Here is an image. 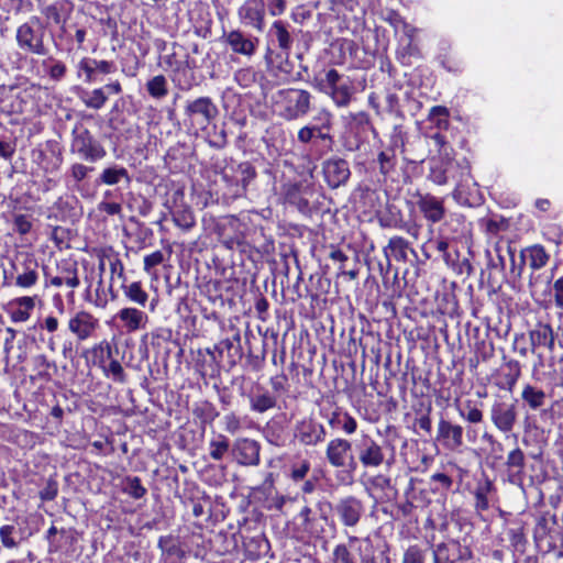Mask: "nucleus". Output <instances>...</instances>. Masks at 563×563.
<instances>
[{
	"label": "nucleus",
	"mask_w": 563,
	"mask_h": 563,
	"mask_svg": "<svg viewBox=\"0 0 563 563\" xmlns=\"http://www.w3.org/2000/svg\"><path fill=\"white\" fill-rule=\"evenodd\" d=\"M328 423L333 429H342L344 433L351 435L357 430V421L347 411L341 409L334 410L328 419Z\"/></svg>",
	"instance_id": "obj_28"
},
{
	"label": "nucleus",
	"mask_w": 563,
	"mask_h": 563,
	"mask_svg": "<svg viewBox=\"0 0 563 563\" xmlns=\"http://www.w3.org/2000/svg\"><path fill=\"white\" fill-rule=\"evenodd\" d=\"M58 269H59L58 274H59L64 285H66L67 287L71 288V289L79 287L80 280L78 277V267H77L76 263L66 262Z\"/></svg>",
	"instance_id": "obj_41"
},
{
	"label": "nucleus",
	"mask_w": 563,
	"mask_h": 563,
	"mask_svg": "<svg viewBox=\"0 0 563 563\" xmlns=\"http://www.w3.org/2000/svg\"><path fill=\"white\" fill-rule=\"evenodd\" d=\"M164 262V254L162 251H155L144 257V271L151 273L152 269Z\"/></svg>",
	"instance_id": "obj_63"
},
{
	"label": "nucleus",
	"mask_w": 563,
	"mask_h": 563,
	"mask_svg": "<svg viewBox=\"0 0 563 563\" xmlns=\"http://www.w3.org/2000/svg\"><path fill=\"white\" fill-rule=\"evenodd\" d=\"M110 273H111V284L109 289L112 290V282L114 278H119L122 283H126V277L124 274V265L122 261L118 256H109L108 257Z\"/></svg>",
	"instance_id": "obj_53"
},
{
	"label": "nucleus",
	"mask_w": 563,
	"mask_h": 563,
	"mask_svg": "<svg viewBox=\"0 0 563 563\" xmlns=\"http://www.w3.org/2000/svg\"><path fill=\"white\" fill-rule=\"evenodd\" d=\"M124 298L141 307L145 308L150 296L145 289H143L141 282L122 283L121 285Z\"/></svg>",
	"instance_id": "obj_29"
},
{
	"label": "nucleus",
	"mask_w": 563,
	"mask_h": 563,
	"mask_svg": "<svg viewBox=\"0 0 563 563\" xmlns=\"http://www.w3.org/2000/svg\"><path fill=\"white\" fill-rule=\"evenodd\" d=\"M261 445L257 441L242 438L235 440L232 453L241 465L256 466L260 464Z\"/></svg>",
	"instance_id": "obj_20"
},
{
	"label": "nucleus",
	"mask_w": 563,
	"mask_h": 563,
	"mask_svg": "<svg viewBox=\"0 0 563 563\" xmlns=\"http://www.w3.org/2000/svg\"><path fill=\"white\" fill-rule=\"evenodd\" d=\"M33 362H34L35 369L37 371V375L45 379H49L51 378L49 368L53 367L55 369L56 365L54 363H52L51 361H48V358L44 354H40V355L35 356Z\"/></svg>",
	"instance_id": "obj_57"
},
{
	"label": "nucleus",
	"mask_w": 563,
	"mask_h": 563,
	"mask_svg": "<svg viewBox=\"0 0 563 563\" xmlns=\"http://www.w3.org/2000/svg\"><path fill=\"white\" fill-rule=\"evenodd\" d=\"M322 173L330 188H339L347 183L351 176L349 163L340 157H331L322 163Z\"/></svg>",
	"instance_id": "obj_14"
},
{
	"label": "nucleus",
	"mask_w": 563,
	"mask_h": 563,
	"mask_svg": "<svg viewBox=\"0 0 563 563\" xmlns=\"http://www.w3.org/2000/svg\"><path fill=\"white\" fill-rule=\"evenodd\" d=\"M459 415L470 423H481L484 415L473 401L467 400L463 404V407L459 408Z\"/></svg>",
	"instance_id": "obj_48"
},
{
	"label": "nucleus",
	"mask_w": 563,
	"mask_h": 563,
	"mask_svg": "<svg viewBox=\"0 0 563 563\" xmlns=\"http://www.w3.org/2000/svg\"><path fill=\"white\" fill-rule=\"evenodd\" d=\"M342 82V75L332 68L327 71L324 79L321 81V90L327 93Z\"/></svg>",
	"instance_id": "obj_58"
},
{
	"label": "nucleus",
	"mask_w": 563,
	"mask_h": 563,
	"mask_svg": "<svg viewBox=\"0 0 563 563\" xmlns=\"http://www.w3.org/2000/svg\"><path fill=\"white\" fill-rule=\"evenodd\" d=\"M294 434L302 445L316 446L325 440L327 431L323 424L313 418H303L297 421Z\"/></svg>",
	"instance_id": "obj_9"
},
{
	"label": "nucleus",
	"mask_w": 563,
	"mask_h": 563,
	"mask_svg": "<svg viewBox=\"0 0 563 563\" xmlns=\"http://www.w3.org/2000/svg\"><path fill=\"white\" fill-rule=\"evenodd\" d=\"M460 172V183H468L471 179L470 166L466 162L454 159H432L428 178L435 185L442 186L449 183L448 172Z\"/></svg>",
	"instance_id": "obj_7"
},
{
	"label": "nucleus",
	"mask_w": 563,
	"mask_h": 563,
	"mask_svg": "<svg viewBox=\"0 0 563 563\" xmlns=\"http://www.w3.org/2000/svg\"><path fill=\"white\" fill-rule=\"evenodd\" d=\"M266 7L264 0H245L238 10V16L245 26H251L258 32L265 27Z\"/></svg>",
	"instance_id": "obj_13"
},
{
	"label": "nucleus",
	"mask_w": 563,
	"mask_h": 563,
	"mask_svg": "<svg viewBox=\"0 0 563 563\" xmlns=\"http://www.w3.org/2000/svg\"><path fill=\"white\" fill-rule=\"evenodd\" d=\"M402 563H426V551L417 544L408 547L404 552Z\"/></svg>",
	"instance_id": "obj_54"
},
{
	"label": "nucleus",
	"mask_w": 563,
	"mask_h": 563,
	"mask_svg": "<svg viewBox=\"0 0 563 563\" xmlns=\"http://www.w3.org/2000/svg\"><path fill=\"white\" fill-rule=\"evenodd\" d=\"M36 299L37 296H22L12 299L9 302L11 321L14 323L26 322L35 308Z\"/></svg>",
	"instance_id": "obj_24"
},
{
	"label": "nucleus",
	"mask_w": 563,
	"mask_h": 563,
	"mask_svg": "<svg viewBox=\"0 0 563 563\" xmlns=\"http://www.w3.org/2000/svg\"><path fill=\"white\" fill-rule=\"evenodd\" d=\"M80 100L87 108L99 110L106 104L108 96L104 88H96L91 91H84Z\"/></svg>",
	"instance_id": "obj_39"
},
{
	"label": "nucleus",
	"mask_w": 563,
	"mask_h": 563,
	"mask_svg": "<svg viewBox=\"0 0 563 563\" xmlns=\"http://www.w3.org/2000/svg\"><path fill=\"white\" fill-rule=\"evenodd\" d=\"M308 187H303L300 183H289L284 187V196L287 202L296 206L299 210H306L309 201L303 197Z\"/></svg>",
	"instance_id": "obj_30"
},
{
	"label": "nucleus",
	"mask_w": 563,
	"mask_h": 563,
	"mask_svg": "<svg viewBox=\"0 0 563 563\" xmlns=\"http://www.w3.org/2000/svg\"><path fill=\"white\" fill-rule=\"evenodd\" d=\"M371 487L378 492H386L391 489V479L383 474H377L369 479Z\"/></svg>",
	"instance_id": "obj_62"
},
{
	"label": "nucleus",
	"mask_w": 563,
	"mask_h": 563,
	"mask_svg": "<svg viewBox=\"0 0 563 563\" xmlns=\"http://www.w3.org/2000/svg\"><path fill=\"white\" fill-rule=\"evenodd\" d=\"M47 63H52L47 70L49 78L55 81L62 80L67 71L66 65L63 62L54 59L52 57L44 60L43 65L45 66Z\"/></svg>",
	"instance_id": "obj_52"
},
{
	"label": "nucleus",
	"mask_w": 563,
	"mask_h": 563,
	"mask_svg": "<svg viewBox=\"0 0 563 563\" xmlns=\"http://www.w3.org/2000/svg\"><path fill=\"white\" fill-rule=\"evenodd\" d=\"M553 278V271H531L529 275V288L532 296L544 294Z\"/></svg>",
	"instance_id": "obj_32"
},
{
	"label": "nucleus",
	"mask_w": 563,
	"mask_h": 563,
	"mask_svg": "<svg viewBox=\"0 0 563 563\" xmlns=\"http://www.w3.org/2000/svg\"><path fill=\"white\" fill-rule=\"evenodd\" d=\"M508 537L515 551L523 552L526 544L523 531L520 528H511L508 530Z\"/></svg>",
	"instance_id": "obj_59"
},
{
	"label": "nucleus",
	"mask_w": 563,
	"mask_h": 563,
	"mask_svg": "<svg viewBox=\"0 0 563 563\" xmlns=\"http://www.w3.org/2000/svg\"><path fill=\"white\" fill-rule=\"evenodd\" d=\"M68 330L78 341H87L95 336L99 329V320L88 311L80 310L68 320Z\"/></svg>",
	"instance_id": "obj_11"
},
{
	"label": "nucleus",
	"mask_w": 563,
	"mask_h": 563,
	"mask_svg": "<svg viewBox=\"0 0 563 563\" xmlns=\"http://www.w3.org/2000/svg\"><path fill=\"white\" fill-rule=\"evenodd\" d=\"M73 135L71 151L77 153L82 159L97 162L107 155L104 147L93 137L88 129L84 126L76 128Z\"/></svg>",
	"instance_id": "obj_6"
},
{
	"label": "nucleus",
	"mask_w": 563,
	"mask_h": 563,
	"mask_svg": "<svg viewBox=\"0 0 563 563\" xmlns=\"http://www.w3.org/2000/svg\"><path fill=\"white\" fill-rule=\"evenodd\" d=\"M509 476L515 479L521 478L526 465V456L520 448L511 450L506 460Z\"/></svg>",
	"instance_id": "obj_33"
},
{
	"label": "nucleus",
	"mask_w": 563,
	"mask_h": 563,
	"mask_svg": "<svg viewBox=\"0 0 563 563\" xmlns=\"http://www.w3.org/2000/svg\"><path fill=\"white\" fill-rule=\"evenodd\" d=\"M416 198V205L429 224L439 223L444 219L446 213L444 199L421 192H418Z\"/></svg>",
	"instance_id": "obj_15"
},
{
	"label": "nucleus",
	"mask_w": 563,
	"mask_h": 563,
	"mask_svg": "<svg viewBox=\"0 0 563 563\" xmlns=\"http://www.w3.org/2000/svg\"><path fill=\"white\" fill-rule=\"evenodd\" d=\"M45 26L37 16H31L30 20L20 26L15 32L18 47L27 54L45 56L48 47L45 45Z\"/></svg>",
	"instance_id": "obj_2"
},
{
	"label": "nucleus",
	"mask_w": 563,
	"mask_h": 563,
	"mask_svg": "<svg viewBox=\"0 0 563 563\" xmlns=\"http://www.w3.org/2000/svg\"><path fill=\"white\" fill-rule=\"evenodd\" d=\"M18 529L14 525H4L0 527V541L5 549H14L19 545L15 536Z\"/></svg>",
	"instance_id": "obj_50"
},
{
	"label": "nucleus",
	"mask_w": 563,
	"mask_h": 563,
	"mask_svg": "<svg viewBox=\"0 0 563 563\" xmlns=\"http://www.w3.org/2000/svg\"><path fill=\"white\" fill-rule=\"evenodd\" d=\"M408 253H415V251L402 236L390 238L387 246L384 247V254L388 261L393 258L397 262H407Z\"/></svg>",
	"instance_id": "obj_26"
},
{
	"label": "nucleus",
	"mask_w": 563,
	"mask_h": 563,
	"mask_svg": "<svg viewBox=\"0 0 563 563\" xmlns=\"http://www.w3.org/2000/svg\"><path fill=\"white\" fill-rule=\"evenodd\" d=\"M450 112L446 107L434 106L430 109L428 120L440 130H446L449 128Z\"/></svg>",
	"instance_id": "obj_44"
},
{
	"label": "nucleus",
	"mask_w": 563,
	"mask_h": 563,
	"mask_svg": "<svg viewBox=\"0 0 563 563\" xmlns=\"http://www.w3.org/2000/svg\"><path fill=\"white\" fill-rule=\"evenodd\" d=\"M517 408L515 404L497 401L490 408V419L501 432H510L517 422Z\"/></svg>",
	"instance_id": "obj_19"
},
{
	"label": "nucleus",
	"mask_w": 563,
	"mask_h": 563,
	"mask_svg": "<svg viewBox=\"0 0 563 563\" xmlns=\"http://www.w3.org/2000/svg\"><path fill=\"white\" fill-rule=\"evenodd\" d=\"M224 429L231 434L236 433L241 428V421L234 413H228L223 417Z\"/></svg>",
	"instance_id": "obj_64"
},
{
	"label": "nucleus",
	"mask_w": 563,
	"mask_h": 563,
	"mask_svg": "<svg viewBox=\"0 0 563 563\" xmlns=\"http://www.w3.org/2000/svg\"><path fill=\"white\" fill-rule=\"evenodd\" d=\"M101 184L113 186L121 181L130 185L131 177L128 169L120 165H112L104 168L98 179Z\"/></svg>",
	"instance_id": "obj_31"
},
{
	"label": "nucleus",
	"mask_w": 563,
	"mask_h": 563,
	"mask_svg": "<svg viewBox=\"0 0 563 563\" xmlns=\"http://www.w3.org/2000/svg\"><path fill=\"white\" fill-rule=\"evenodd\" d=\"M46 539L49 543V551L51 552H57L63 549L62 540H65V542H71L73 537L71 533L65 529H62L60 531L57 530L56 527L52 526L47 530Z\"/></svg>",
	"instance_id": "obj_42"
},
{
	"label": "nucleus",
	"mask_w": 563,
	"mask_h": 563,
	"mask_svg": "<svg viewBox=\"0 0 563 563\" xmlns=\"http://www.w3.org/2000/svg\"><path fill=\"white\" fill-rule=\"evenodd\" d=\"M338 107H346L351 102L353 87L350 81H343L327 92Z\"/></svg>",
	"instance_id": "obj_37"
},
{
	"label": "nucleus",
	"mask_w": 563,
	"mask_h": 563,
	"mask_svg": "<svg viewBox=\"0 0 563 563\" xmlns=\"http://www.w3.org/2000/svg\"><path fill=\"white\" fill-rule=\"evenodd\" d=\"M16 273L14 285L22 289H31L38 282V262L30 253L22 254V260L14 266Z\"/></svg>",
	"instance_id": "obj_17"
},
{
	"label": "nucleus",
	"mask_w": 563,
	"mask_h": 563,
	"mask_svg": "<svg viewBox=\"0 0 563 563\" xmlns=\"http://www.w3.org/2000/svg\"><path fill=\"white\" fill-rule=\"evenodd\" d=\"M438 441L451 451H455L463 445V428L460 424H453L451 421L441 419L438 424Z\"/></svg>",
	"instance_id": "obj_21"
},
{
	"label": "nucleus",
	"mask_w": 563,
	"mask_h": 563,
	"mask_svg": "<svg viewBox=\"0 0 563 563\" xmlns=\"http://www.w3.org/2000/svg\"><path fill=\"white\" fill-rule=\"evenodd\" d=\"M283 104L282 117L288 121L303 118L311 108L312 96L303 89H285L279 91Z\"/></svg>",
	"instance_id": "obj_4"
},
{
	"label": "nucleus",
	"mask_w": 563,
	"mask_h": 563,
	"mask_svg": "<svg viewBox=\"0 0 563 563\" xmlns=\"http://www.w3.org/2000/svg\"><path fill=\"white\" fill-rule=\"evenodd\" d=\"M234 80L241 87H250L256 81V73L252 67L241 68L234 73Z\"/></svg>",
	"instance_id": "obj_55"
},
{
	"label": "nucleus",
	"mask_w": 563,
	"mask_h": 563,
	"mask_svg": "<svg viewBox=\"0 0 563 563\" xmlns=\"http://www.w3.org/2000/svg\"><path fill=\"white\" fill-rule=\"evenodd\" d=\"M14 230L21 234H27L32 229V220L27 214H16L13 219Z\"/></svg>",
	"instance_id": "obj_60"
},
{
	"label": "nucleus",
	"mask_w": 563,
	"mask_h": 563,
	"mask_svg": "<svg viewBox=\"0 0 563 563\" xmlns=\"http://www.w3.org/2000/svg\"><path fill=\"white\" fill-rule=\"evenodd\" d=\"M106 376L111 377L114 382L125 383L126 376L119 361L111 360L109 365L103 368Z\"/></svg>",
	"instance_id": "obj_56"
},
{
	"label": "nucleus",
	"mask_w": 563,
	"mask_h": 563,
	"mask_svg": "<svg viewBox=\"0 0 563 563\" xmlns=\"http://www.w3.org/2000/svg\"><path fill=\"white\" fill-rule=\"evenodd\" d=\"M273 35L278 42V46L284 51L286 57L292 45V38L283 21H275L272 25Z\"/></svg>",
	"instance_id": "obj_40"
},
{
	"label": "nucleus",
	"mask_w": 563,
	"mask_h": 563,
	"mask_svg": "<svg viewBox=\"0 0 563 563\" xmlns=\"http://www.w3.org/2000/svg\"><path fill=\"white\" fill-rule=\"evenodd\" d=\"M172 219L175 225L183 231H190L196 225L192 210L187 206L177 207L172 211Z\"/></svg>",
	"instance_id": "obj_35"
},
{
	"label": "nucleus",
	"mask_w": 563,
	"mask_h": 563,
	"mask_svg": "<svg viewBox=\"0 0 563 563\" xmlns=\"http://www.w3.org/2000/svg\"><path fill=\"white\" fill-rule=\"evenodd\" d=\"M147 92L155 99H162L167 96V80L163 75L154 76L146 84Z\"/></svg>",
	"instance_id": "obj_45"
},
{
	"label": "nucleus",
	"mask_w": 563,
	"mask_h": 563,
	"mask_svg": "<svg viewBox=\"0 0 563 563\" xmlns=\"http://www.w3.org/2000/svg\"><path fill=\"white\" fill-rule=\"evenodd\" d=\"M230 448L229 439L221 433L214 434L209 441V454L214 461H220L228 453Z\"/></svg>",
	"instance_id": "obj_38"
},
{
	"label": "nucleus",
	"mask_w": 563,
	"mask_h": 563,
	"mask_svg": "<svg viewBox=\"0 0 563 563\" xmlns=\"http://www.w3.org/2000/svg\"><path fill=\"white\" fill-rule=\"evenodd\" d=\"M365 511L364 504L355 496H345L338 500L334 512L344 527H355Z\"/></svg>",
	"instance_id": "obj_10"
},
{
	"label": "nucleus",
	"mask_w": 563,
	"mask_h": 563,
	"mask_svg": "<svg viewBox=\"0 0 563 563\" xmlns=\"http://www.w3.org/2000/svg\"><path fill=\"white\" fill-rule=\"evenodd\" d=\"M218 113V108L210 97L187 100L184 107V114L189 122V128L196 133L205 131Z\"/></svg>",
	"instance_id": "obj_3"
},
{
	"label": "nucleus",
	"mask_w": 563,
	"mask_h": 563,
	"mask_svg": "<svg viewBox=\"0 0 563 563\" xmlns=\"http://www.w3.org/2000/svg\"><path fill=\"white\" fill-rule=\"evenodd\" d=\"M479 224L486 233L492 235H495L507 228L506 220L499 216L483 218L479 220Z\"/></svg>",
	"instance_id": "obj_49"
},
{
	"label": "nucleus",
	"mask_w": 563,
	"mask_h": 563,
	"mask_svg": "<svg viewBox=\"0 0 563 563\" xmlns=\"http://www.w3.org/2000/svg\"><path fill=\"white\" fill-rule=\"evenodd\" d=\"M433 563H473V552L457 541L441 542L432 550Z\"/></svg>",
	"instance_id": "obj_8"
},
{
	"label": "nucleus",
	"mask_w": 563,
	"mask_h": 563,
	"mask_svg": "<svg viewBox=\"0 0 563 563\" xmlns=\"http://www.w3.org/2000/svg\"><path fill=\"white\" fill-rule=\"evenodd\" d=\"M363 467H379L385 461L383 448L369 435H364L355 446Z\"/></svg>",
	"instance_id": "obj_12"
},
{
	"label": "nucleus",
	"mask_w": 563,
	"mask_h": 563,
	"mask_svg": "<svg viewBox=\"0 0 563 563\" xmlns=\"http://www.w3.org/2000/svg\"><path fill=\"white\" fill-rule=\"evenodd\" d=\"M77 77L81 78L84 76L85 82L91 84L96 80L95 67L92 65L91 57H82L77 66Z\"/></svg>",
	"instance_id": "obj_51"
},
{
	"label": "nucleus",
	"mask_w": 563,
	"mask_h": 563,
	"mask_svg": "<svg viewBox=\"0 0 563 563\" xmlns=\"http://www.w3.org/2000/svg\"><path fill=\"white\" fill-rule=\"evenodd\" d=\"M114 320L126 333H135L146 329L148 314L136 307H123L115 313Z\"/></svg>",
	"instance_id": "obj_18"
},
{
	"label": "nucleus",
	"mask_w": 563,
	"mask_h": 563,
	"mask_svg": "<svg viewBox=\"0 0 563 563\" xmlns=\"http://www.w3.org/2000/svg\"><path fill=\"white\" fill-rule=\"evenodd\" d=\"M327 520V515L317 517L309 506H303L291 521L292 532L298 539L320 538L324 532L322 521Z\"/></svg>",
	"instance_id": "obj_5"
},
{
	"label": "nucleus",
	"mask_w": 563,
	"mask_h": 563,
	"mask_svg": "<svg viewBox=\"0 0 563 563\" xmlns=\"http://www.w3.org/2000/svg\"><path fill=\"white\" fill-rule=\"evenodd\" d=\"M532 351L536 347L544 346L548 347L549 351L554 350V333L549 324H540L529 333Z\"/></svg>",
	"instance_id": "obj_27"
},
{
	"label": "nucleus",
	"mask_w": 563,
	"mask_h": 563,
	"mask_svg": "<svg viewBox=\"0 0 563 563\" xmlns=\"http://www.w3.org/2000/svg\"><path fill=\"white\" fill-rule=\"evenodd\" d=\"M377 162L379 164V173L384 176L389 175L391 172H394L397 164L395 148L390 146L379 152Z\"/></svg>",
	"instance_id": "obj_43"
},
{
	"label": "nucleus",
	"mask_w": 563,
	"mask_h": 563,
	"mask_svg": "<svg viewBox=\"0 0 563 563\" xmlns=\"http://www.w3.org/2000/svg\"><path fill=\"white\" fill-rule=\"evenodd\" d=\"M521 399L531 410H538L544 406L547 395L542 389L526 384L522 388Z\"/></svg>",
	"instance_id": "obj_34"
},
{
	"label": "nucleus",
	"mask_w": 563,
	"mask_h": 563,
	"mask_svg": "<svg viewBox=\"0 0 563 563\" xmlns=\"http://www.w3.org/2000/svg\"><path fill=\"white\" fill-rule=\"evenodd\" d=\"M332 563H377L373 544L369 538L360 539L349 536L347 542L339 543L333 548Z\"/></svg>",
	"instance_id": "obj_1"
},
{
	"label": "nucleus",
	"mask_w": 563,
	"mask_h": 563,
	"mask_svg": "<svg viewBox=\"0 0 563 563\" xmlns=\"http://www.w3.org/2000/svg\"><path fill=\"white\" fill-rule=\"evenodd\" d=\"M520 258L530 271H541L550 262V253L541 244H533L520 252Z\"/></svg>",
	"instance_id": "obj_22"
},
{
	"label": "nucleus",
	"mask_w": 563,
	"mask_h": 563,
	"mask_svg": "<svg viewBox=\"0 0 563 563\" xmlns=\"http://www.w3.org/2000/svg\"><path fill=\"white\" fill-rule=\"evenodd\" d=\"M92 65L95 67L96 76L98 74H102V75L113 74L117 70V65L112 60L92 58Z\"/></svg>",
	"instance_id": "obj_61"
},
{
	"label": "nucleus",
	"mask_w": 563,
	"mask_h": 563,
	"mask_svg": "<svg viewBox=\"0 0 563 563\" xmlns=\"http://www.w3.org/2000/svg\"><path fill=\"white\" fill-rule=\"evenodd\" d=\"M158 547L166 563H181L185 558V551L181 549L179 540L173 536L161 537Z\"/></svg>",
	"instance_id": "obj_25"
},
{
	"label": "nucleus",
	"mask_w": 563,
	"mask_h": 563,
	"mask_svg": "<svg viewBox=\"0 0 563 563\" xmlns=\"http://www.w3.org/2000/svg\"><path fill=\"white\" fill-rule=\"evenodd\" d=\"M352 449V444L349 440L342 438H335L329 441L325 450V455L329 463L333 467H345L346 457Z\"/></svg>",
	"instance_id": "obj_23"
},
{
	"label": "nucleus",
	"mask_w": 563,
	"mask_h": 563,
	"mask_svg": "<svg viewBox=\"0 0 563 563\" xmlns=\"http://www.w3.org/2000/svg\"><path fill=\"white\" fill-rule=\"evenodd\" d=\"M276 406V398L268 391L255 395L251 398V409L256 412H265Z\"/></svg>",
	"instance_id": "obj_47"
},
{
	"label": "nucleus",
	"mask_w": 563,
	"mask_h": 563,
	"mask_svg": "<svg viewBox=\"0 0 563 563\" xmlns=\"http://www.w3.org/2000/svg\"><path fill=\"white\" fill-rule=\"evenodd\" d=\"M122 490L135 499L144 497L147 493V489L142 485V482L137 476L125 477Z\"/></svg>",
	"instance_id": "obj_46"
},
{
	"label": "nucleus",
	"mask_w": 563,
	"mask_h": 563,
	"mask_svg": "<svg viewBox=\"0 0 563 563\" xmlns=\"http://www.w3.org/2000/svg\"><path fill=\"white\" fill-rule=\"evenodd\" d=\"M224 43L234 54L252 58L258 47V38L246 35L241 30H231L223 34Z\"/></svg>",
	"instance_id": "obj_16"
},
{
	"label": "nucleus",
	"mask_w": 563,
	"mask_h": 563,
	"mask_svg": "<svg viewBox=\"0 0 563 563\" xmlns=\"http://www.w3.org/2000/svg\"><path fill=\"white\" fill-rule=\"evenodd\" d=\"M506 368L507 372L503 374V379L498 386L501 389L512 391L521 375V367L518 361L510 360L506 363Z\"/></svg>",
	"instance_id": "obj_36"
}]
</instances>
